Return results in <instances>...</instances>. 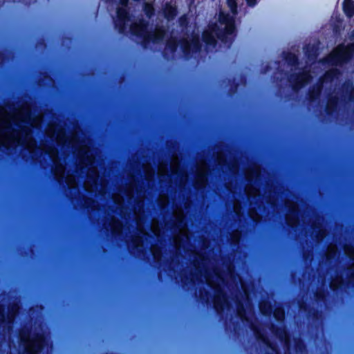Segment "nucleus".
I'll return each mask as SVG.
<instances>
[{
	"instance_id": "c85d7f7f",
	"label": "nucleus",
	"mask_w": 354,
	"mask_h": 354,
	"mask_svg": "<svg viewBox=\"0 0 354 354\" xmlns=\"http://www.w3.org/2000/svg\"><path fill=\"white\" fill-rule=\"evenodd\" d=\"M234 211L237 215H239L241 214V205L239 203H234Z\"/></svg>"
},
{
	"instance_id": "7c9ffc66",
	"label": "nucleus",
	"mask_w": 354,
	"mask_h": 354,
	"mask_svg": "<svg viewBox=\"0 0 354 354\" xmlns=\"http://www.w3.org/2000/svg\"><path fill=\"white\" fill-rule=\"evenodd\" d=\"M114 201L118 205H121L123 202V198L120 196H114Z\"/></svg>"
},
{
	"instance_id": "4be33fe9",
	"label": "nucleus",
	"mask_w": 354,
	"mask_h": 354,
	"mask_svg": "<svg viewBox=\"0 0 354 354\" xmlns=\"http://www.w3.org/2000/svg\"><path fill=\"white\" fill-rule=\"evenodd\" d=\"M252 174H248V176H247V178H248L250 180L252 179L254 177L259 176V175L260 174V169L256 165H254V166H253L252 167Z\"/></svg>"
},
{
	"instance_id": "bb28decb",
	"label": "nucleus",
	"mask_w": 354,
	"mask_h": 354,
	"mask_svg": "<svg viewBox=\"0 0 354 354\" xmlns=\"http://www.w3.org/2000/svg\"><path fill=\"white\" fill-rule=\"evenodd\" d=\"M345 254L351 259H354V248L346 246L344 249Z\"/></svg>"
},
{
	"instance_id": "c9c22d12",
	"label": "nucleus",
	"mask_w": 354,
	"mask_h": 354,
	"mask_svg": "<svg viewBox=\"0 0 354 354\" xmlns=\"http://www.w3.org/2000/svg\"><path fill=\"white\" fill-rule=\"evenodd\" d=\"M162 170H163L162 168H161V167L159 168V172L160 173V174H163L164 172H167V168L166 167L164 169V171H162Z\"/></svg>"
},
{
	"instance_id": "4c0bfd02",
	"label": "nucleus",
	"mask_w": 354,
	"mask_h": 354,
	"mask_svg": "<svg viewBox=\"0 0 354 354\" xmlns=\"http://www.w3.org/2000/svg\"><path fill=\"white\" fill-rule=\"evenodd\" d=\"M153 254L155 258H157V254L153 251Z\"/></svg>"
},
{
	"instance_id": "9b49d317",
	"label": "nucleus",
	"mask_w": 354,
	"mask_h": 354,
	"mask_svg": "<svg viewBox=\"0 0 354 354\" xmlns=\"http://www.w3.org/2000/svg\"><path fill=\"white\" fill-rule=\"evenodd\" d=\"M312 78L313 77L309 72L304 71L302 74L295 77H292L290 82H292L294 88L298 89L307 84Z\"/></svg>"
},
{
	"instance_id": "6e6552de",
	"label": "nucleus",
	"mask_w": 354,
	"mask_h": 354,
	"mask_svg": "<svg viewBox=\"0 0 354 354\" xmlns=\"http://www.w3.org/2000/svg\"><path fill=\"white\" fill-rule=\"evenodd\" d=\"M48 155L54 163L55 168L53 169L54 175L56 179L61 183L64 178L65 169L64 167L59 162L58 151L54 147H44L42 153Z\"/></svg>"
},
{
	"instance_id": "1a4fd4ad",
	"label": "nucleus",
	"mask_w": 354,
	"mask_h": 354,
	"mask_svg": "<svg viewBox=\"0 0 354 354\" xmlns=\"http://www.w3.org/2000/svg\"><path fill=\"white\" fill-rule=\"evenodd\" d=\"M207 165L206 162H203L197 169V175L195 182V186L197 189L204 187L207 183Z\"/></svg>"
},
{
	"instance_id": "aec40b11",
	"label": "nucleus",
	"mask_w": 354,
	"mask_h": 354,
	"mask_svg": "<svg viewBox=\"0 0 354 354\" xmlns=\"http://www.w3.org/2000/svg\"><path fill=\"white\" fill-rule=\"evenodd\" d=\"M65 182L70 189L75 188L77 186L76 178L74 175H67L65 178Z\"/></svg>"
},
{
	"instance_id": "9d476101",
	"label": "nucleus",
	"mask_w": 354,
	"mask_h": 354,
	"mask_svg": "<svg viewBox=\"0 0 354 354\" xmlns=\"http://www.w3.org/2000/svg\"><path fill=\"white\" fill-rule=\"evenodd\" d=\"M207 283L216 290H219L224 281L220 273L217 270L213 271V275L207 274L205 276Z\"/></svg>"
},
{
	"instance_id": "72a5a7b5",
	"label": "nucleus",
	"mask_w": 354,
	"mask_h": 354,
	"mask_svg": "<svg viewBox=\"0 0 354 354\" xmlns=\"http://www.w3.org/2000/svg\"><path fill=\"white\" fill-rule=\"evenodd\" d=\"M249 6H254L256 3V0H246Z\"/></svg>"
},
{
	"instance_id": "2eb2a0df",
	"label": "nucleus",
	"mask_w": 354,
	"mask_h": 354,
	"mask_svg": "<svg viewBox=\"0 0 354 354\" xmlns=\"http://www.w3.org/2000/svg\"><path fill=\"white\" fill-rule=\"evenodd\" d=\"M227 305V301L224 294L219 291L218 295L214 298V306L217 311L223 310Z\"/></svg>"
},
{
	"instance_id": "f03ea898",
	"label": "nucleus",
	"mask_w": 354,
	"mask_h": 354,
	"mask_svg": "<svg viewBox=\"0 0 354 354\" xmlns=\"http://www.w3.org/2000/svg\"><path fill=\"white\" fill-rule=\"evenodd\" d=\"M47 134L50 139H54L56 141L57 145L68 149L71 148L72 151L78 156L82 169H88V180H91L95 186L98 179V171L94 165L93 153L91 150L88 142L80 141L77 133H73L68 138L63 129H59L55 126L49 127Z\"/></svg>"
},
{
	"instance_id": "0eeeda50",
	"label": "nucleus",
	"mask_w": 354,
	"mask_h": 354,
	"mask_svg": "<svg viewBox=\"0 0 354 354\" xmlns=\"http://www.w3.org/2000/svg\"><path fill=\"white\" fill-rule=\"evenodd\" d=\"M21 341L25 348L26 354H41L46 344V339L42 335L30 337L29 334L22 333Z\"/></svg>"
},
{
	"instance_id": "ddd939ff",
	"label": "nucleus",
	"mask_w": 354,
	"mask_h": 354,
	"mask_svg": "<svg viewBox=\"0 0 354 354\" xmlns=\"http://www.w3.org/2000/svg\"><path fill=\"white\" fill-rule=\"evenodd\" d=\"M289 209L290 213L286 216V221L288 225L294 226L298 221V207L295 203H292Z\"/></svg>"
},
{
	"instance_id": "a878e982",
	"label": "nucleus",
	"mask_w": 354,
	"mask_h": 354,
	"mask_svg": "<svg viewBox=\"0 0 354 354\" xmlns=\"http://www.w3.org/2000/svg\"><path fill=\"white\" fill-rule=\"evenodd\" d=\"M286 59L288 62V64L291 66H295L297 64V58L294 54L288 55V56Z\"/></svg>"
},
{
	"instance_id": "4468645a",
	"label": "nucleus",
	"mask_w": 354,
	"mask_h": 354,
	"mask_svg": "<svg viewBox=\"0 0 354 354\" xmlns=\"http://www.w3.org/2000/svg\"><path fill=\"white\" fill-rule=\"evenodd\" d=\"M19 310V307L17 305H14L10 310V312L6 317L3 310L1 306H0V324L4 323L6 321H8L9 324H11L15 318V316L17 312Z\"/></svg>"
},
{
	"instance_id": "20e7f679",
	"label": "nucleus",
	"mask_w": 354,
	"mask_h": 354,
	"mask_svg": "<svg viewBox=\"0 0 354 354\" xmlns=\"http://www.w3.org/2000/svg\"><path fill=\"white\" fill-rule=\"evenodd\" d=\"M236 1L227 0L231 14H225L224 12H221L218 23L209 25L208 29L204 31L203 39L207 44L214 46L216 38L219 39L225 44L228 40L231 41L235 30L234 16L236 13Z\"/></svg>"
},
{
	"instance_id": "f8f14e48",
	"label": "nucleus",
	"mask_w": 354,
	"mask_h": 354,
	"mask_svg": "<svg viewBox=\"0 0 354 354\" xmlns=\"http://www.w3.org/2000/svg\"><path fill=\"white\" fill-rule=\"evenodd\" d=\"M339 73L337 69H332L329 71H327L322 80V85L319 86L317 88V94L320 93L321 87L323 86L325 83L328 82H333L335 80L339 78Z\"/></svg>"
},
{
	"instance_id": "f704fd0d",
	"label": "nucleus",
	"mask_w": 354,
	"mask_h": 354,
	"mask_svg": "<svg viewBox=\"0 0 354 354\" xmlns=\"http://www.w3.org/2000/svg\"><path fill=\"white\" fill-rule=\"evenodd\" d=\"M338 284L336 283V281H333L330 284V286L331 288H333V289H336L337 287H338Z\"/></svg>"
},
{
	"instance_id": "f257e3e1",
	"label": "nucleus",
	"mask_w": 354,
	"mask_h": 354,
	"mask_svg": "<svg viewBox=\"0 0 354 354\" xmlns=\"http://www.w3.org/2000/svg\"><path fill=\"white\" fill-rule=\"evenodd\" d=\"M41 121L42 115L33 117L28 104L22 105L12 113L1 108L0 147L9 149L24 146L30 153H35L36 142L32 136V128L39 127Z\"/></svg>"
},
{
	"instance_id": "dca6fc26",
	"label": "nucleus",
	"mask_w": 354,
	"mask_h": 354,
	"mask_svg": "<svg viewBox=\"0 0 354 354\" xmlns=\"http://www.w3.org/2000/svg\"><path fill=\"white\" fill-rule=\"evenodd\" d=\"M343 10L348 17H352L354 15V1L344 0L343 3Z\"/></svg>"
},
{
	"instance_id": "2f4dec72",
	"label": "nucleus",
	"mask_w": 354,
	"mask_h": 354,
	"mask_svg": "<svg viewBox=\"0 0 354 354\" xmlns=\"http://www.w3.org/2000/svg\"><path fill=\"white\" fill-rule=\"evenodd\" d=\"M84 187H85L86 190H87L88 192H92L93 191V185H89L88 181L85 183Z\"/></svg>"
},
{
	"instance_id": "473e14b6",
	"label": "nucleus",
	"mask_w": 354,
	"mask_h": 354,
	"mask_svg": "<svg viewBox=\"0 0 354 354\" xmlns=\"http://www.w3.org/2000/svg\"><path fill=\"white\" fill-rule=\"evenodd\" d=\"M135 246L136 247H142V241L140 239H138L135 241L134 243Z\"/></svg>"
},
{
	"instance_id": "39448f33",
	"label": "nucleus",
	"mask_w": 354,
	"mask_h": 354,
	"mask_svg": "<svg viewBox=\"0 0 354 354\" xmlns=\"http://www.w3.org/2000/svg\"><path fill=\"white\" fill-rule=\"evenodd\" d=\"M353 55L354 44L347 46L339 45L326 58L324 62L331 66H340Z\"/></svg>"
},
{
	"instance_id": "393cba45",
	"label": "nucleus",
	"mask_w": 354,
	"mask_h": 354,
	"mask_svg": "<svg viewBox=\"0 0 354 354\" xmlns=\"http://www.w3.org/2000/svg\"><path fill=\"white\" fill-rule=\"evenodd\" d=\"M337 252V248L335 245H330L328 248V252H327V258L331 259L333 258Z\"/></svg>"
},
{
	"instance_id": "6ab92c4d",
	"label": "nucleus",
	"mask_w": 354,
	"mask_h": 354,
	"mask_svg": "<svg viewBox=\"0 0 354 354\" xmlns=\"http://www.w3.org/2000/svg\"><path fill=\"white\" fill-rule=\"evenodd\" d=\"M177 218H178V222L179 226L181 227V229H180L181 234L187 239L188 238L187 230V228H186V225L184 223V216H183V214H180L178 216Z\"/></svg>"
},
{
	"instance_id": "c756f323",
	"label": "nucleus",
	"mask_w": 354,
	"mask_h": 354,
	"mask_svg": "<svg viewBox=\"0 0 354 354\" xmlns=\"http://www.w3.org/2000/svg\"><path fill=\"white\" fill-rule=\"evenodd\" d=\"M178 165L177 162H174L173 165L171 166V170L172 173L176 174L178 172Z\"/></svg>"
},
{
	"instance_id": "58836bf2",
	"label": "nucleus",
	"mask_w": 354,
	"mask_h": 354,
	"mask_svg": "<svg viewBox=\"0 0 354 354\" xmlns=\"http://www.w3.org/2000/svg\"><path fill=\"white\" fill-rule=\"evenodd\" d=\"M133 1H136V2H138V1H139L140 0H133Z\"/></svg>"
},
{
	"instance_id": "b1692460",
	"label": "nucleus",
	"mask_w": 354,
	"mask_h": 354,
	"mask_svg": "<svg viewBox=\"0 0 354 354\" xmlns=\"http://www.w3.org/2000/svg\"><path fill=\"white\" fill-rule=\"evenodd\" d=\"M274 316L279 321L283 320L284 318V312L281 308H277L274 312Z\"/></svg>"
},
{
	"instance_id": "e433bc0d",
	"label": "nucleus",
	"mask_w": 354,
	"mask_h": 354,
	"mask_svg": "<svg viewBox=\"0 0 354 354\" xmlns=\"http://www.w3.org/2000/svg\"><path fill=\"white\" fill-rule=\"evenodd\" d=\"M250 216L252 217V218L254 221H257V218H256L251 213H250Z\"/></svg>"
},
{
	"instance_id": "7ed1b4c3",
	"label": "nucleus",
	"mask_w": 354,
	"mask_h": 354,
	"mask_svg": "<svg viewBox=\"0 0 354 354\" xmlns=\"http://www.w3.org/2000/svg\"><path fill=\"white\" fill-rule=\"evenodd\" d=\"M129 0H120V4L117 8L115 26L120 32H124L126 27L129 25L131 32L141 37L145 44L149 42L158 44L164 39L165 32L162 28H156L154 31L149 32L146 24L142 20L131 23L129 13Z\"/></svg>"
},
{
	"instance_id": "5701e85b",
	"label": "nucleus",
	"mask_w": 354,
	"mask_h": 354,
	"mask_svg": "<svg viewBox=\"0 0 354 354\" xmlns=\"http://www.w3.org/2000/svg\"><path fill=\"white\" fill-rule=\"evenodd\" d=\"M144 11L148 17H150L153 13V8L150 3H145L144 6Z\"/></svg>"
},
{
	"instance_id": "423d86ee",
	"label": "nucleus",
	"mask_w": 354,
	"mask_h": 354,
	"mask_svg": "<svg viewBox=\"0 0 354 354\" xmlns=\"http://www.w3.org/2000/svg\"><path fill=\"white\" fill-rule=\"evenodd\" d=\"M178 45V44H177L176 39L171 37V39L167 41L166 49L174 52L176 49ZM179 45L183 52L186 54L197 53L201 49V44L198 35H192V38L189 39H185L180 41Z\"/></svg>"
},
{
	"instance_id": "cd10ccee",
	"label": "nucleus",
	"mask_w": 354,
	"mask_h": 354,
	"mask_svg": "<svg viewBox=\"0 0 354 354\" xmlns=\"http://www.w3.org/2000/svg\"><path fill=\"white\" fill-rule=\"evenodd\" d=\"M261 311L265 315H269L272 312V309L270 307L266 308L263 304H261L260 305Z\"/></svg>"
},
{
	"instance_id": "f3484780",
	"label": "nucleus",
	"mask_w": 354,
	"mask_h": 354,
	"mask_svg": "<svg viewBox=\"0 0 354 354\" xmlns=\"http://www.w3.org/2000/svg\"><path fill=\"white\" fill-rule=\"evenodd\" d=\"M164 15L168 20L172 19L176 15V9L170 4H167L164 9Z\"/></svg>"
},
{
	"instance_id": "a211bd4d",
	"label": "nucleus",
	"mask_w": 354,
	"mask_h": 354,
	"mask_svg": "<svg viewBox=\"0 0 354 354\" xmlns=\"http://www.w3.org/2000/svg\"><path fill=\"white\" fill-rule=\"evenodd\" d=\"M109 228L113 233L118 234L122 231V226L119 221L112 218L109 223Z\"/></svg>"
},
{
	"instance_id": "412c9836",
	"label": "nucleus",
	"mask_w": 354,
	"mask_h": 354,
	"mask_svg": "<svg viewBox=\"0 0 354 354\" xmlns=\"http://www.w3.org/2000/svg\"><path fill=\"white\" fill-rule=\"evenodd\" d=\"M245 192L249 197L256 196L259 193V192L257 189H256L254 187H247L245 188Z\"/></svg>"
}]
</instances>
